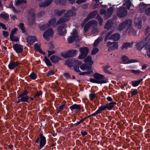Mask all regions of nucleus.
<instances>
[{"label":"nucleus","instance_id":"obj_1","mask_svg":"<svg viewBox=\"0 0 150 150\" xmlns=\"http://www.w3.org/2000/svg\"><path fill=\"white\" fill-rule=\"evenodd\" d=\"M95 79H91L90 81L92 83L99 84L106 83L107 82L108 79L105 78L104 76L98 73L95 74L94 75Z\"/></svg>","mask_w":150,"mask_h":150},{"label":"nucleus","instance_id":"obj_2","mask_svg":"<svg viewBox=\"0 0 150 150\" xmlns=\"http://www.w3.org/2000/svg\"><path fill=\"white\" fill-rule=\"evenodd\" d=\"M68 20V19L67 18H60L56 22V19L55 18H53L49 21L48 23L47 24L49 27L52 26L54 27H55L57 25L67 21Z\"/></svg>","mask_w":150,"mask_h":150},{"label":"nucleus","instance_id":"obj_3","mask_svg":"<svg viewBox=\"0 0 150 150\" xmlns=\"http://www.w3.org/2000/svg\"><path fill=\"white\" fill-rule=\"evenodd\" d=\"M111 30L107 33L105 37L104 41H106L108 40H113L114 41H117L120 38V35L118 33H114L111 35L113 32Z\"/></svg>","mask_w":150,"mask_h":150},{"label":"nucleus","instance_id":"obj_4","mask_svg":"<svg viewBox=\"0 0 150 150\" xmlns=\"http://www.w3.org/2000/svg\"><path fill=\"white\" fill-rule=\"evenodd\" d=\"M28 92L27 90H25L23 91L19 95L18 97V100L16 101V103H18L21 102H27L29 98V96L27 95Z\"/></svg>","mask_w":150,"mask_h":150},{"label":"nucleus","instance_id":"obj_5","mask_svg":"<svg viewBox=\"0 0 150 150\" xmlns=\"http://www.w3.org/2000/svg\"><path fill=\"white\" fill-rule=\"evenodd\" d=\"M150 37L149 35L146 38L143 40L141 42L146 46V48L147 51V55L149 57H150Z\"/></svg>","mask_w":150,"mask_h":150},{"label":"nucleus","instance_id":"obj_6","mask_svg":"<svg viewBox=\"0 0 150 150\" xmlns=\"http://www.w3.org/2000/svg\"><path fill=\"white\" fill-rule=\"evenodd\" d=\"M35 141L36 143H39L40 142V147L39 149H41L45 146L46 143V139L45 137L42 134H40Z\"/></svg>","mask_w":150,"mask_h":150},{"label":"nucleus","instance_id":"obj_7","mask_svg":"<svg viewBox=\"0 0 150 150\" xmlns=\"http://www.w3.org/2000/svg\"><path fill=\"white\" fill-rule=\"evenodd\" d=\"M81 54L79 56V59H82L85 58L87 55L88 52V49L86 47H81L79 49Z\"/></svg>","mask_w":150,"mask_h":150},{"label":"nucleus","instance_id":"obj_8","mask_svg":"<svg viewBox=\"0 0 150 150\" xmlns=\"http://www.w3.org/2000/svg\"><path fill=\"white\" fill-rule=\"evenodd\" d=\"M72 34V36L70 37L68 39V42L69 44L71 43L74 41H78L80 40L76 30H73Z\"/></svg>","mask_w":150,"mask_h":150},{"label":"nucleus","instance_id":"obj_9","mask_svg":"<svg viewBox=\"0 0 150 150\" xmlns=\"http://www.w3.org/2000/svg\"><path fill=\"white\" fill-rule=\"evenodd\" d=\"M127 14V11L125 7H121L118 9L117 15V16L120 18L124 17Z\"/></svg>","mask_w":150,"mask_h":150},{"label":"nucleus","instance_id":"obj_10","mask_svg":"<svg viewBox=\"0 0 150 150\" xmlns=\"http://www.w3.org/2000/svg\"><path fill=\"white\" fill-rule=\"evenodd\" d=\"M21 64V62L19 61L15 62L13 60L10 61L8 65V68L10 70L15 69Z\"/></svg>","mask_w":150,"mask_h":150},{"label":"nucleus","instance_id":"obj_11","mask_svg":"<svg viewBox=\"0 0 150 150\" xmlns=\"http://www.w3.org/2000/svg\"><path fill=\"white\" fill-rule=\"evenodd\" d=\"M71 62L72 63H75V64H77V65H75L74 66V70L77 72H79L80 71V70L79 69V66L80 65L81 63V61H79L78 60H72L71 61H69L68 63V65L70 67H72V65L70 64Z\"/></svg>","mask_w":150,"mask_h":150},{"label":"nucleus","instance_id":"obj_12","mask_svg":"<svg viewBox=\"0 0 150 150\" xmlns=\"http://www.w3.org/2000/svg\"><path fill=\"white\" fill-rule=\"evenodd\" d=\"M54 34V31L52 28H50L47 30L43 34L44 38L47 40H48L50 37L53 36Z\"/></svg>","mask_w":150,"mask_h":150},{"label":"nucleus","instance_id":"obj_13","mask_svg":"<svg viewBox=\"0 0 150 150\" xmlns=\"http://www.w3.org/2000/svg\"><path fill=\"white\" fill-rule=\"evenodd\" d=\"M107 46L108 47V50L109 51L117 49L118 47V43L117 42H108L107 43Z\"/></svg>","mask_w":150,"mask_h":150},{"label":"nucleus","instance_id":"obj_14","mask_svg":"<svg viewBox=\"0 0 150 150\" xmlns=\"http://www.w3.org/2000/svg\"><path fill=\"white\" fill-rule=\"evenodd\" d=\"M97 24V21H91L87 23L84 26V31L85 32H87L88 29L91 26L96 25Z\"/></svg>","mask_w":150,"mask_h":150},{"label":"nucleus","instance_id":"obj_15","mask_svg":"<svg viewBox=\"0 0 150 150\" xmlns=\"http://www.w3.org/2000/svg\"><path fill=\"white\" fill-rule=\"evenodd\" d=\"M13 47L16 52L18 54H21L23 51V47L21 45L16 44L13 45Z\"/></svg>","mask_w":150,"mask_h":150},{"label":"nucleus","instance_id":"obj_16","mask_svg":"<svg viewBox=\"0 0 150 150\" xmlns=\"http://www.w3.org/2000/svg\"><path fill=\"white\" fill-rule=\"evenodd\" d=\"M97 11H94L92 13H90L87 17L83 21V24H81V26H83L84 24L87 22L90 18H93L97 14Z\"/></svg>","mask_w":150,"mask_h":150},{"label":"nucleus","instance_id":"obj_17","mask_svg":"<svg viewBox=\"0 0 150 150\" xmlns=\"http://www.w3.org/2000/svg\"><path fill=\"white\" fill-rule=\"evenodd\" d=\"M70 110L72 111H74L76 113H78L81 111V105L74 104L69 107Z\"/></svg>","mask_w":150,"mask_h":150},{"label":"nucleus","instance_id":"obj_18","mask_svg":"<svg viewBox=\"0 0 150 150\" xmlns=\"http://www.w3.org/2000/svg\"><path fill=\"white\" fill-rule=\"evenodd\" d=\"M75 10H69L67 11V12L64 14V16L61 18H67L68 19L67 21L69 20V18L70 17L75 15L76 13L75 12Z\"/></svg>","mask_w":150,"mask_h":150},{"label":"nucleus","instance_id":"obj_19","mask_svg":"<svg viewBox=\"0 0 150 150\" xmlns=\"http://www.w3.org/2000/svg\"><path fill=\"white\" fill-rule=\"evenodd\" d=\"M65 26L64 24L60 25L57 28V31L59 34L61 35H63L66 33V30L63 29Z\"/></svg>","mask_w":150,"mask_h":150},{"label":"nucleus","instance_id":"obj_20","mask_svg":"<svg viewBox=\"0 0 150 150\" xmlns=\"http://www.w3.org/2000/svg\"><path fill=\"white\" fill-rule=\"evenodd\" d=\"M121 60L122 62H125L127 64L135 62H137L136 60L134 59H133L129 60L128 57L125 55L122 56L121 57Z\"/></svg>","mask_w":150,"mask_h":150},{"label":"nucleus","instance_id":"obj_21","mask_svg":"<svg viewBox=\"0 0 150 150\" xmlns=\"http://www.w3.org/2000/svg\"><path fill=\"white\" fill-rule=\"evenodd\" d=\"M53 0H45V1L39 4L40 7H45L50 5L53 2Z\"/></svg>","mask_w":150,"mask_h":150},{"label":"nucleus","instance_id":"obj_22","mask_svg":"<svg viewBox=\"0 0 150 150\" xmlns=\"http://www.w3.org/2000/svg\"><path fill=\"white\" fill-rule=\"evenodd\" d=\"M27 42L30 44L32 45L37 41V39L35 36H28L26 38Z\"/></svg>","mask_w":150,"mask_h":150},{"label":"nucleus","instance_id":"obj_23","mask_svg":"<svg viewBox=\"0 0 150 150\" xmlns=\"http://www.w3.org/2000/svg\"><path fill=\"white\" fill-rule=\"evenodd\" d=\"M91 65L88 64H83L80 66V68L83 70H90L91 69Z\"/></svg>","mask_w":150,"mask_h":150},{"label":"nucleus","instance_id":"obj_24","mask_svg":"<svg viewBox=\"0 0 150 150\" xmlns=\"http://www.w3.org/2000/svg\"><path fill=\"white\" fill-rule=\"evenodd\" d=\"M114 11V8L110 7L107 10L106 14L105 15V18L107 19L109 18L112 13Z\"/></svg>","mask_w":150,"mask_h":150},{"label":"nucleus","instance_id":"obj_25","mask_svg":"<svg viewBox=\"0 0 150 150\" xmlns=\"http://www.w3.org/2000/svg\"><path fill=\"white\" fill-rule=\"evenodd\" d=\"M124 2L123 5L126 6L127 9L129 10L131 6L132 5L131 0H125Z\"/></svg>","mask_w":150,"mask_h":150},{"label":"nucleus","instance_id":"obj_26","mask_svg":"<svg viewBox=\"0 0 150 150\" xmlns=\"http://www.w3.org/2000/svg\"><path fill=\"white\" fill-rule=\"evenodd\" d=\"M113 23L112 21L111 20H108L105 26V28L109 30L110 29Z\"/></svg>","mask_w":150,"mask_h":150},{"label":"nucleus","instance_id":"obj_27","mask_svg":"<svg viewBox=\"0 0 150 150\" xmlns=\"http://www.w3.org/2000/svg\"><path fill=\"white\" fill-rule=\"evenodd\" d=\"M124 23L125 25V26L127 29L131 27L132 25V21L130 19H127L124 21Z\"/></svg>","mask_w":150,"mask_h":150},{"label":"nucleus","instance_id":"obj_28","mask_svg":"<svg viewBox=\"0 0 150 150\" xmlns=\"http://www.w3.org/2000/svg\"><path fill=\"white\" fill-rule=\"evenodd\" d=\"M50 59L52 62L56 63L58 62L60 59L57 56L52 55Z\"/></svg>","mask_w":150,"mask_h":150},{"label":"nucleus","instance_id":"obj_29","mask_svg":"<svg viewBox=\"0 0 150 150\" xmlns=\"http://www.w3.org/2000/svg\"><path fill=\"white\" fill-rule=\"evenodd\" d=\"M67 0H54V2L57 4L64 5L66 4Z\"/></svg>","mask_w":150,"mask_h":150},{"label":"nucleus","instance_id":"obj_30","mask_svg":"<svg viewBox=\"0 0 150 150\" xmlns=\"http://www.w3.org/2000/svg\"><path fill=\"white\" fill-rule=\"evenodd\" d=\"M85 62L86 63H89V65H91L93 63V62L92 60L91 57L90 56H88L84 60Z\"/></svg>","mask_w":150,"mask_h":150},{"label":"nucleus","instance_id":"obj_31","mask_svg":"<svg viewBox=\"0 0 150 150\" xmlns=\"http://www.w3.org/2000/svg\"><path fill=\"white\" fill-rule=\"evenodd\" d=\"M133 43H124L123 44L122 48V49H127L128 47H132V45H133Z\"/></svg>","mask_w":150,"mask_h":150},{"label":"nucleus","instance_id":"obj_32","mask_svg":"<svg viewBox=\"0 0 150 150\" xmlns=\"http://www.w3.org/2000/svg\"><path fill=\"white\" fill-rule=\"evenodd\" d=\"M143 79H141L138 81H134L132 82V86L134 87L138 86L139 83L143 81Z\"/></svg>","mask_w":150,"mask_h":150},{"label":"nucleus","instance_id":"obj_33","mask_svg":"<svg viewBox=\"0 0 150 150\" xmlns=\"http://www.w3.org/2000/svg\"><path fill=\"white\" fill-rule=\"evenodd\" d=\"M145 46L144 44L141 41L138 43L136 45V47L137 50L140 51Z\"/></svg>","mask_w":150,"mask_h":150},{"label":"nucleus","instance_id":"obj_34","mask_svg":"<svg viewBox=\"0 0 150 150\" xmlns=\"http://www.w3.org/2000/svg\"><path fill=\"white\" fill-rule=\"evenodd\" d=\"M116 104V103L114 102H110L106 105L107 108L108 110H110L114 107V105Z\"/></svg>","mask_w":150,"mask_h":150},{"label":"nucleus","instance_id":"obj_35","mask_svg":"<svg viewBox=\"0 0 150 150\" xmlns=\"http://www.w3.org/2000/svg\"><path fill=\"white\" fill-rule=\"evenodd\" d=\"M103 40L102 37H100L98 38L95 41L93 44V46L94 47H96L98 46L99 43L102 41Z\"/></svg>","mask_w":150,"mask_h":150},{"label":"nucleus","instance_id":"obj_36","mask_svg":"<svg viewBox=\"0 0 150 150\" xmlns=\"http://www.w3.org/2000/svg\"><path fill=\"white\" fill-rule=\"evenodd\" d=\"M77 51L75 50H71L68 51V53L70 57H74L76 54Z\"/></svg>","mask_w":150,"mask_h":150},{"label":"nucleus","instance_id":"obj_37","mask_svg":"<svg viewBox=\"0 0 150 150\" xmlns=\"http://www.w3.org/2000/svg\"><path fill=\"white\" fill-rule=\"evenodd\" d=\"M135 23L138 26L139 29L142 26V21L138 19H136L134 21Z\"/></svg>","mask_w":150,"mask_h":150},{"label":"nucleus","instance_id":"obj_38","mask_svg":"<svg viewBox=\"0 0 150 150\" xmlns=\"http://www.w3.org/2000/svg\"><path fill=\"white\" fill-rule=\"evenodd\" d=\"M107 108L106 105H102L97 110V112L100 113L101 111H103Z\"/></svg>","mask_w":150,"mask_h":150},{"label":"nucleus","instance_id":"obj_39","mask_svg":"<svg viewBox=\"0 0 150 150\" xmlns=\"http://www.w3.org/2000/svg\"><path fill=\"white\" fill-rule=\"evenodd\" d=\"M65 10H63L60 11H58L57 10H56L54 11V13L56 15H57L59 16H61L65 12Z\"/></svg>","mask_w":150,"mask_h":150},{"label":"nucleus","instance_id":"obj_40","mask_svg":"<svg viewBox=\"0 0 150 150\" xmlns=\"http://www.w3.org/2000/svg\"><path fill=\"white\" fill-rule=\"evenodd\" d=\"M139 7L140 9V11L142 12L144 9L146 8V5L143 3H140L139 5Z\"/></svg>","mask_w":150,"mask_h":150},{"label":"nucleus","instance_id":"obj_41","mask_svg":"<svg viewBox=\"0 0 150 150\" xmlns=\"http://www.w3.org/2000/svg\"><path fill=\"white\" fill-rule=\"evenodd\" d=\"M128 31V33L129 35H134L135 34L136 32L134 31V30L131 27L127 29Z\"/></svg>","mask_w":150,"mask_h":150},{"label":"nucleus","instance_id":"obj_42","mask_svg":"<svg viewBox=\"0 0 150 150\" xmlns=\"http://www.w3.org/2000/svg\"><path fill=\"white\" fill-rule=\"evenodd\" d=\"M89 98L90 100H93L94 99L97 98V96L96 93H92L89 95Z\"/></svg>","mask_w":150,"mask_h":150},{"label":"nucleus","instance_id":"obj_43","mask_svg":"<svg viewBox=\"0 0 150 150\" xmlns=\"http://www.w3.org/2000/svg\"><path fill=\"white\" fill-rule=\"evenodd\" d=\"M125 27V25L123 22L119 25V30H122Z\"/></svg>","mask_w":150,"mask_h":150},{"label":"nucleus","instance_id":"obj_44","mask_svg":"<svg viewBox=\"0 0 150 150\" xmlns=\"http://www.w3.org/2000/svg\"><path fill=\"white\" fill-rule=\"evenodd\" d=\"M49 27L47 24H45L43 25L40 27V29L41 31H44L46 29Z\"/></svg>","mask_w":150,"mask_h":150},{"label":"nucleus","instance_id":"obj_45","mask_svg":"<svg viewBox=\"0 0 150 150\" xmlns=\"http://www.w3.org/2000/svg\"><path fill=\"white\" fill-rule=\"evenodd\" d=\"M110 67V66L108 65H107L105 67H103V71L105 72V73L108 74H111V73L109 71L107 70Z\"/></svg>","mask_w":150,"mask_h":150},{"label":"nucleus","instance_id":"obj_46","mask_svg":"<svg viewBox=\"0 0 150 150\" xmlns=\"http://www.w3.org/2000/svg\"><path fill=\"white\" fill-rule=\"evenodd\" d=\"M44 60L47 65L50 66L52 65L50 60L46 57H44Z\"/></svg>","mask_w":150,"mask_h":150},{"label":"nucleus","instance_id":"obj_47","mask_svg":"<svg viewBox=\"0 0 150 150\" xmlns=\"http://www.w3.org/2000/svg\"><path fill=\"white\" fill-rule=\"evenodd\" d=\"M10 39L13 41L17 42L19 41V39L18 37L12 35H10Z\"/></svg>","mask_w":150,"mask_h":150},{"label":"nucleus","instance_id":"obj_48","mask_svg":"<svg viewBox=\"0 0 150 150\" xmlns=\"http://www.w3.org/2000/svg\"><path fill=\"white\" fill-rule=\"evenodd\" d=\"M29 77L33 80L35 79L37 77V76L34 72H32L29 76Z\"/></svg>","mask_w":150,"mask_h":150},{"label":"nucleus","instance_id":"obj_49","mask_svg":"<svg viewBox=\"0 0 150 150\" xmlns=\"http://www.w3.org/2000/svg\"><path fill=\"white\" fill-rule=\"evenodd\" d=\"M26 1L24 0H18L16 3V5H18L21 4H25Z\"/></svg>","mask_w":150,"mask_h":150},{"label":"nucleus","instance_id":"obj_50","mask_svg":"<svg viewBox=\"0 0 150 150\" xmlns=\"http://www.w3.org/2000/svg\"><path fill=\"white\" fill-rule=\"evenodd\" d=\"M130 71H131L132 73L135 74H139L142 73L141 71H140L138 70H129Z\"/></svg>","mask_w":150,"mask_h":150},{"label":"nucleus","instance_id":"obj_51","mask_svg":"<svg viewBox=\"0 0 150 150\" xmlns=\"http://www.w3.org/2000/svg\"><path fill=\"white\" fill-rule=\"evenodd\" d=\"M96 19L99 21V24L100 25H101L103 21V19L100 17L99 15H98L96 17Z\"/></svg>","mask_w":150,"mask_h":150},{"label":"nucleus","instance_id":"obj_52","mask_svg":"<svg viewBox=\"0 0 150 150\" xmlns=\"http://www.w3.org/2000/svg\"><path fill=\"white\" fill-rule=\"evenodd\" d=\"M62 56L64 58H67L70 57L69 54L68 53V51L67 52H64L61 54Z\"/></svg>","mask_w":150,"mask_h":150},{"label":"nucleus","instance_id":"obj_53","mask_svg":"<svg viewBox=\"0 0 150 150\" xmlns=\"http://www.w3.org/2000/svg\"><path fill=\"white\" fill-rule=\"evenodd\" d=\"M0 17L6 20L8 19V16L7 14L1 13L0 14Z\"/></svg>","mask_w":150,"mask_h":150},{"label":"nucleus","instance_id":"obj_54","mask_svg":"<svg viewBox=\"0 0 150 150\" xmlns=\"http://www.w3.org/2000/svg\"><path fill=\"white\" fill-rule=\"evenodd\" d=\"M19 27L21 28L23 32L24 33L25 32L23 23H20L19 25Z\"/></svg>","mask_w":150,"mask_h":150},{"label":"nucleus","instance_id":"obj_55","mask_svg":"<svg viewBox=\"0 0 150 150\" xmlns=\"http://www.w3.org/2000/svg\"><path fill=\"white\" fill-rule=\"evenodd\" d=\"M92 71H86V72H81L79 73V74L80 75H86V74H91L92 73Z\"/></svg>","mask_w":150,"mask_h":150},{"label":"nucleus","instance_id":"obj_56","mask_svg":"<svg viewBox=\"0 0 150 150\" xmlns=\"http://www.w3.org/2000/svg\"><path fill=\"white\" fill-rule=\"evenodd\" d=\"M64 76L66 79H69L71 78V75H70L69 73H67L64 74Z\"/></svg>","mask_w":150,"mask_h":150},{"label":"nucleus","instance_id":"obj_57","mask_svg":"<svg viewBox=\"0 0 150 150\" xmlns=\"http://www.w3.org/2000/svg\"><path fill=\"white\" fill-rule=\"evenodd\" d=\"M99 51V50L97 48H95L93 49L91 51V54H95Z\"/></svg>","mask_w":150,"mask_h":150},{"label":"nucleus","instance_id":"obj_58","mask_svg":"<svg viewBox=\"0 0 150 150\" xmlns=\"http://www.w3.org/2000/svg\"><path fill=\"white\" fill-rule=\"evenodd\" d=\"M92 32L96 35L98 34V30L96 28H94L92 30Z\"/></svg>","mask_w":150,"mask_h":150},{"label":"nucleus","instance_id":"obj_59","mask_svg":"<svg viewBox=\"0 0 150 150\" xmlns=\"http://www.w3.org/2000/svg\"><path fill=\"white\" fill-rule=\"evenodd\" d=\"M34 47L35 50L37 51L40 52L41 51L40 49V45L37 44H36L34 45Z\"/></svg>","mask_w":150,"mask_h":150},{"label":"nucleus","instance_id":"obj_60","mask_svg":"<svg viewBox=\"0 0 150 150\" xmlns=\"http://www.w3.org/2000/svg\"><path fill=\"white\" fill-rule=\"evenodd\" d=\"M138 93V92L136 90H134L131 92V97H132L133 96L137 95Z\"/></svg>","mask_w":150,"mask_h":150},{"label":"nucleus","instance_id":"obj_61","mask_svg":"<svg viewBox=\"0 0 150 150\" xmlns=\"http://www.w3.org/2000/svg\"><path fill=\"white\" fill-rule=\"evenodd\" d=\"M42 92L41 91H38L36 94L35 95L34 97L35 98L37 97H38L42 95Z\"/></svg>","mask_w":150,"mask_h":150},{"label":"nucleus","instance_id":"obj_62","mask_svg":"<svg viewBox=\"0 0 150 150\" xmlns=\"http://www.w3.org/2000/svg\"><path fill=\"white\" fill-rule=\"evenodd\" d=\"M100 14H104L105 15H105L106 14V11L104 9H102L100 11Z\"/></svg>","mask_w":150,"mask_h":150},{"label":"nucleus","instance_id":"obj_63","mask_svg":"<svg viewBox=\"0 0 150 150\" xmlns=\"http://www.w3.org/2000/svg\"><path fill=\"white\" fill-rule=\"evenodd\" d=\"M145 13L147 15H150V7L147 8L146 10Z\"/></svg>","mask_w":150,"mask_h":150},{"label":"nucleus","instance_id":"obj_64","mask_svg":"<svg viewBox=\"0 0 150 150\" xmlns=\"http://www.w3.org/2000/svg\"><path fill=\"white\" fill-rule=\"evenodd\" d=\"M2 33L3 36L5 37H7L8 36L9 34L7 31H3Z\"/></svg>","mask_w":150,"mask_h":150}]
</instances>
